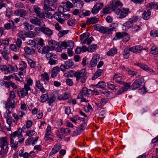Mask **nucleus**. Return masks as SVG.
I'll list each match as a JSON object with an SVG mask.
<instances>
[{
	"label": "nucleus",
	"instance_id": "61",
	"mask_svg": "<svg viewBox=\"0 0 158 158\" xmlns=\"http://www.w3.org/2000/svg\"><path fill=\"white\" fill-rule=\"evenodd\" d=\"M140 28V26L137 25H135L132 27V31L134 32H137L139 30Z\"/></svg>",
	"mask_w": 158,
	"mask_h": 158
},
{
	"label": "nucleus",
	"instance_id": "3",
	"mask_svg": "<svg viewBox=\"0 0 158 158\" xmlns=\"http://www.w3.org/2000/svg\"><path fill=\"white\" fill-rule=\"evenodd\" d=\"M0 69L4 72L5 74H7L13 72H16L18 70V68L16 64H8L7 66L4 65L0 66Z\"/></svg>",
	"mask_w": 158,
	"mask_h": 158
},
{
	"label": "nucleus",
	"instance_id": "51",
	"mask_svg": "<svg viewBox=\"0 0 158 158\" xmlns=\"http://www.w3.org/2000/svg\"><path fill=\"white\" fill-rule=\"evenodd\" d=\"M69 32V30H61L60 31L59 33L58 34V36L60 38L64 35L67 34Z\"/></svg>",
	"mask_w": 158,
	"mask_h": 158
},
{
	"label": "nucleus",
	"instance_id": "38",
	"mask_svg": "<svg viewBox=\"0 0 158 158\" xmlns=\"http://www.w3.org/2000/svg\"><path fill=\"white\" fill-rule=\"evenodd\" d=\"M65 66L67 69H69L72 68L74 66V63L73 61L71 60H69L65 62Z\"/></svg>",
	"mask_w": 158,
	"mask_h": 158
},
{
	"label": "nucleus",
	"instance_id": "57",
	"mask_svg": "<svg viewBox=\"0 0 158 158\" xmlns=\"http://www.w3.org/2000/svg\"><path fill=\"white\" fill-rule=\"evenodd\" d=\"M123 85V86L122 88L126 91L129 89L131 86L130 83H129L124 82V83Z\"/></svg>",
	"mask_w": 158,
	"mask_h": 158
},
{
	"label": "nucleus",
	"instance_id": "29",
	"mask_svg": "<svg viewBox=\"0 0 158 158\" xmlns=\"http://www.w3.org/2000/svg\"><path fill=\"white\" fill-rule=\"evenodd\" d=\"M106 27H104L98 24H97L94 27V29L101 33H105L106 31Z\"/></svg>",
	"mask_w": 158,
	"mask_h": 158
},
{
	"label": "nucleus",
	"instance_id": "52",
	"mask_svg": "<svg viewBox=\"0 0 158 158\" xmlns=\"http://www.w3.org/2000/svg\"><path fill=\"white\" fill-rule=\"evenodd\" d=\"M35 132L34 130H28L26 132V136L31 137L34 135L35 133Z\"/></svg>",
	"mask_w": 158,
	"mask_h": 158
},
{
	"label": "nucleus",
	"instance_id": "22",
	"mask_svg": "<svg viewBox=\"0 0 158 158\" xmlns=\"http://www.w3.org/2000/svg\"><path fill=\"white\" fill-rule=\"evenodd\" d=\"M44 10L46 11H54L56 9V7L54 5L51 6L50 4H47V3H44Z\"/></svg>",
	"mask_w": 158,
	"mask_h": 158
},
{
	"label": "nucleus",
	"instance_id": "15",
	"mask_svg": "<svg viewBox=\"0 0 158 158\" xmlns=\"http://www.w3.org/2000/svg\"><path fill=\"white\" fill-rule=\"evenodd\" d=\"M39 30L48 36H51L53 33L52 31L48 28L42 27H40Z\"/></svg>",
	"mask_w": 158,
	"mask_h": 158
},
{
	"label": "nucleus",
	"instance_id": "13",
	"mask_svg": "<svg viewBox=\"0 0 158 158\" xmlns=\"http://www.w3.org/2000/svg\"><path fill=\"white\" fill-rule=\"evenodd\" d=\"M61 147V145L60 143H58L55 145L54 147L52 149L51 151L49 154V156H52L59 151Z\"/></svg>",
	"mask_w": 158,
	"mask_h": 158
},
{
	"label": "nucleus",
	"instance_id": "47",
	"mask_svg": "<svg viewBox=\"0 0 158 158\" xmlns=\"http://www.w3.org/2000/svg\"><path fill=\"white\" fill-rule=\"evenodd\" d=\"M24 35L27 37L29 38H34L35 36V33L32 31L26 32L25 33Z\"/></svg>",
	"mask_w": 158,
	"mask_h": 158
},
{
	"label": "nucleus",
	"instance_id": "46",
	"mask_svg": "<svg viewBox=\"0 0 158 158\" xmlns=\"http://www.w3.org/2000/svg\"><path fill=\"white\" fill-rule=\"evenodd\" d=\"M106 102V101L105 99L102 98L98 103H96L95 104L99 107H100L105 105Z\"/></svg>",
	"mask_w": 158,
	"mask_h": 158
},
{
	"label": "nucleus",
	"instance_id": "16",
	"mask_svg": "<svg viewBox=\"0 0 158 158\" xmlns=\"http://www.w3.org/2000/svg\"><path fill=\"white\" fill-rule=\"evenodd\" d=\"M12 136H10V144L11 148L14 150L17 149L18 146V141H16Z\"/></svg>",
	"mask_w": 158,
	"mask_h": 158
},
{
	"label": "nucleus",
	"instance_id": "12",
	"mask_svg": "<svg viewBox=\"0 0 158 158\" xmlns=\"http://www.w3.org/2000/svg\"><path fill=\"white\" fill-rule=\"evenodd\" d=\"M135 64L137 66L139 67L140 68L142 69L143 70L146 71L148 72L151 73H152L154 72L152 69L144 64L137 63Z\"/></svg>",
	"mask_w": 158,
	"mask_h": 158
},
{
	"label": "nucleus",
	"instance_id": "41",
	"mask_svg": "<svg viewBox=\"0 0 158 158\" xmlns=\"http://www.w3.org/2000/svg\"><path fill=\"white\" fill-rule=\"evenodd\" d=\"M117 50L115 48H111L109 51L107 52L106 54L108 56H112L116 54Z\"/></svg>",
	"mask_w": 158,
	"mask_h": 158
},
{
	"label": "nucleus",
	"instance_id": "5",
	"mask_svg": "<svg viewBox=\"0 0 158 158\" xmlns=\"http://www.w3.org/2000/svg\"><path fill=\"white\" fill-rule=\"evenodd\" d=\"M91 94H92L91 90L88 89L86 87H84L80 91L78 95V97L79 98H81L85 96H86Z\"/></svg>",
	"mask_w": 158,
	"mask_h": 158
},
{
	"label": "nucleus",
	"instance_id": "48",
	"mask_svg": "<svg viewBox=\"0 0 158 158\" xmlns=\"http://www.w3.org/2000/svg\"><path fill=\"white\" fill-rule=\"evenodd\" d=\"M90 14V12L89 10H82L79 13V16L80 17H82L83 15L84 16H87L89 15Z\"/></svg>",
	"mask_w": 158,
	"mask_h": 158
},
{
	"label": "nucleus",
	"instance_id": "10",
	"mask_svg": "<svg viewBox=\"0 0 158 158\" xmlns=\"http://www.w3.org/2000/svg\"><path fill=\"white\" fill-rule=\"evenodd\" d=\"M5 108L7 109H9L10 107L14 108L15 107V101L13 99L9 98L6 102H5Z\"/></svg>",
	"mask_w": 158,
	"mask_h": 158
},
{
	"label": "nucleus",
	"instance_id": "19",
	"mask_svg": "<svg viewBox=\"0 0 158 158\" xmlns=\"http://www.w3.org/2000/svg\"><path fill=\"white\" fill-rule=\"evenodd\" d=\"M118 27V24L116 23H113L111 24L110 28L108 27H106L105 34H110L112 31H113Z\"/></svg>",
	"mask_w": 158,
	"mask_h": 158
},
{
	"label": "nucleus",
	"instance_id": "8",
	"mask_svg": "<svg viewBox=\"0 0 158 158\" xmlns=\"http://www.w3.org/2000/svg\"><path fill=\"white\" fill-rule=\"evenodd\" d=\"M100 59V55L98 54H96L94 55L91 59L90 65L91 67H95L97 64L98 62Z\"/></svg>",
	"mask_w": 158,
	"mask_h": 158
},
{
	"label": "nucleus",
	"instance_id": "31",
	"mask_svg": "<svg viewBox=\"0 0 158 158\" xmlns=\"http://www.w3.org/2000/svg\"><path fill=\"white\" fill-rule=\"evenodd\" d=\"M48 60H57V56L53 53H48L46 54Z\"/></svg>",
	"mask_w": 158,
	"mask_h": 158
},
{
	"label": "nucleus",
	"instance_id": "9",
	"mask_svg": "<svg viewBox=\"0 0 158 158\" xmlns=\"http://www.w3.org/2000/svg\"><path fill=\"white\" fill-rule=\"evenodd\" d=\"M144 81L143 79L142 78L137 79L134 82L131 86L134 89H137L140 87L143 83Z\"/></svg>",
	"mask_w": 158,
	"mask_h": 158
},
{
	"label": "nucleus",
	"instance_id": "25",
	"mask_svg": "<svg viewBox=\"0 0 158 158\" xmlns=\"http://www.w3.org/2000/svg\"><path fill=\"white\" fill-rule=\"evenodd\" d=\"M10 136H12L15 139L16 137H17L18 139L23 137L22 132L20 131V130H18V131H15L14 132L10 135Z\"/></svg>",
	"mask_w": 158,
	"mask_h": 158
},
{
	"label": "nucleus",
	"instance_id": "26",
	"mask_svg": "<svg viewBox=\"0 0 158 158\" xmlns=\"http://www.w3.org/2000/svg\"><path fill=\"white\" fill-rule=\"evenodd\" d=\"M26 81V83H24V86L31 89V86H32L33 83V80L30 78H27Z\"/></svg>",
	"mask_w": 158,
	"mask_h": 158
},
{
	"label": "nucleus",
	"instance_id": "20",
	"mask_svg": "<svg viewBox=\"0 0 158 158\" xmlns=\"http://www.w3.org/2000/svg\"><path fill=\"white\" fill-rule=\"evenodd\" d=\"M60 70V68L58 66L53 68L51 71V77L52 78L56 77Z\"/></svg>",
	"mask_w": 158,
	"mask_h": 158
},
{
	"label": "nucleus",
	"instance_id": "17",
	"mask_svg": "<svg viewBox=\"0 0 158 158\" xmlns=\"http://www.w3.org/2000/svg\"><path fill=\"white\" fill-rule=\"evenodd\" d=\"M143 49L142 46L137 45L131 47L129 48L130 51L135 53L139 52Z\"/></svg>",
	"mask_w": 158,
	"mask_h": 158
},
{
	"label": "nucleus",
	"instance_id": "28",
	"mask_svg": "<svg viewBox=\"0 0 158 158\" xmlns=\"http://www.w3.org/2000/svg\"><path fill=\"white\" fill-rule=\"evenodd\" d=\"M98 18L95 17H92L88 19L86 21V23L88 24H92L98 23Z\"/></svg>",
	"mask_w": 158,
	"mask_h": 158
},
{
	"label": "nucleus",
	"instance_id": "6",
	"mask_svg": "<svg viewBox=\"0 0 158 158\" xmlns=\"http://www.w3.org/2000/svg\"><path fill=\"white\" fill-rule=\"evenodd\" d=\"M74 74V76L76 78V81H78L81 77L86 75L85 70V69H82L80 71L75 72Z\"/></svg>",
	"mask_w": 158,
	"mask_h": 158
},
{
	"label": "nucleus",
	"instance_id": "11",
	"mask_svg": "<svg viewBox=\"0 0 158 158\" xmlns=\"http://www.w3.org/2000/svg\"><path fill=\"white\" fill-rule=\"evenodd\" d=\"M63 13H62L56 12L54 14V17L59 23L63 24Z\"/></svg>",
	"mask_w": 158,
	"mask_h": 158
},
{
	"label": "nucleus",
	"instance_id": "1",
	"mask_svg": "<svg viewBox=\"0 0 158 158\" xmlns=\"http://www.w3.org/2000/svg\"><path fill=\"white\" fill-rule=\"evenodd\" d=\"M122 4L120 2L117 1L113 5L112 8L116 14L119 15V18L122 19L125 17L128 14L129 10H126L119 6H122Z\"/></svg>",
	"mask_w": 158,
	"mask_h": 158
},
{
	"label": "nucleus",
	"instance_id": "37",
	"mask_svg": "<svg viewBox=\"0 0 158 158\" xmlns=\"http://www.w3.org/2000/svg\"><path fill=\"white\" fill-rule=\"evenodd\" d=\"M51 49V48L49 46H46L43 48L42 50H41L39 49L38 51L40 53H48V52Z\"/></svg>",
	"mask_w": 158,
	"mask_h": 158
},
{
	"label": "nucleus",
	"instance_id": "4",
	"mask_svg": "<svg viewBox=\"0 0 158 158\" xmlns=\"http://www.w3.org/2000/svg\"><path fill=\"white\" fill-rule=\"evenodd\" d=\"M31 89L24 86L23 88L19 89L18 92V94L20 98H24L28 94V91Z\"/></svg>",
	"mask_w": 158,
	"mask_h": 158
},
{
	"label": "nucleus",
	"instance_id": "32",
	"mask_svg": "<svg viewBox=\"0 0 158 158\" xmlns=\"http://www.w3.org/2000/svg\"><path fill=\"white\" fill-rule=\"evenodd\" d=\"M102 72L103 70L102 69H98L95 72L94 76L92 77V79L94 80L97 79L101 75Z\"/></svg>",
	"mask_w": 158,
	"mask_h": 158
},
{
	"label": "nucleus",
	"instance_id": "54",
	"mask_svg": "<svg viewBox=\"0 0 158 158\" xmlns=\"http://www.w3.org/2000/svg\"><path fill=\"white\" fill-rule=\"evenodd\" d=\"M106 83L103 81H100L97 84L96 86L98 88H103L106 87Z\"/></svg>",
	"mask_w": 158,
	"mask_h": 158
},
{
	"label": "nucleus",
	"instance_id": "30",
	"mask_svg": "<svg viewBox=\"0 0 158 158\" xmlns=\"http://www.w3.org/2000/svg\"><path fill=\"white\" fill-rule=\"evenodd\" d=\"M132 25V23L129 20L128 21L126 22L123 24L122 27L123 30H127L131 28Z\"/></svg>",
	"mask_w": 158,
	"mask_h": 158
},
{
	"label": "nucleus",
	"instance_id": "50",
	"mask_svg": "<svg viewBox=\"0 0 158 158\" xmlns=\"http://www.w3.org/2000/svg\"><path fill=\"white\" fill-rule=\"evenodd\" d=\"M97 45L96 44L92 45L89 46L88 48V52H92L96 49Z\"/></svg>",
	"mask_w": 158,
	"mask_h": 158
},
{
	"label": "nucleus",
	"instance_id": "64",
	"mask_svg": "<svg viewBox=\"0 0 158 158\" xmlns=\"http://www.w3.org/2000/svg\"><path fill=\"white\" fill-rule=\"evenodd\" d=\"M76 23V20L75 19H70L68 21V24L70 26L74 25Z\"/></svg>",
	"mask_w": 158,
	"mask_h": 158
},
{
	"label": "nucleus",
	"instance_id": "49",
	"mask_svg": "<svg viewBox=\"0 0 158 158\" xmlns=\"http://www.w3.org/2000/svg\"><path fill=\"white\" fill-rule=\"evenodd\" d=\"M124 32H118L115 35L116 37L117 38L116 39L115 38V37H114L113 38V40H117L121 38H123V35L124 34Z\"/></svg>",
	"mask_w": 158,
	"mask_h": 158
},
{
	"label": "nucleus",
	"instance_id": "36",
	"mask_svg": "<svg viewBox=\"0 0 158 158\" xmlns=\"http://www.w3.org/2000/svg\"><path fill=\"white\" fill-rule=\"evenodd\" d=\"M48 42L49 45H50L51 48V49L52 50H53L56 47V46H57L58 44V43L52 40H49Z\"/></svg>",
	"mask_w": 158,
	"mask_h": 158
},
{
	"label": "nucleus",
	"instance_id": "40",
	"mask_svg": "<svg viewBox=\"0 0 158 158\" xmlns=\"http://www.w3.org/2000/svg\"><path fill=\"white\" fill-rule=\"evenodd\" d=\"M20 67L19 69L20 70L23 71L27 67L26 63L23 61H21L19 62Z\"/></svg>",
	"mask_w": 158,
	"mask_h": 158
},
{
	"label": "nucleus",
	"instance_id": "55",
	"mask_svg": "<svg viewBox=\"0 0 158 158\" xmlns=\"http://www.w3.org/2000/svg\"><path fill=\"white\" fill-rule=\"evenodd\" d=\"M1 52L5 59L7 60H9L10 55L9 54L5 53L2 50H1Z\"/></svg>",
	"mask_w": 158,
	"mask_h": 158
},
{
	"label": "nucleus",
	"instance_id": "14",
	"mask_svg": "<svg viewBox=\"0 0 158 158\" xmlns=\"http://www.w3.org/2000/svg\"><path fill=\"white\" fill-rule=\"evenodd\" d=\"M33 9L38 16L42 18L44 17V13L41 11L40 8L38 6H34Z\"/></svg>",
	"mask_w": 158,
	"mask_h": 158
},
{
	"label": "nucleus",
	"instance_id": "34",
	"mask_svg": "<svg viewBox=\"0 0 158 158\" xmlns=\"http://www.w3.org/2000/svg\"><path fill=\"white\" fill-rule=\"evenodd\" d=\"M89 36V35L88 33H85L81 35L80 39L81 41H83L84 44H85L86 43V40L87 39Z\"/></svg>",
	"mask_w": 158,
	"mask_h": 158
},
{
	"label": "nucleus",
	"instance_id": "60",
	"mask_svg": "<svg viewBox=\"0 0 158 158\" xmlns=\"http://www.w3.org/2000/svg\"><path fill=\"white\" fill-rule=\"evenodd\" d=\"M48 99V95L47 94H44L41 97V101L42 102H45Z\"/></svg>",
	"mask_w": 158,
	"mask_h": 158
},
{
	"label": "nucleus",
	"instance_id": "63",
	"mask_svg": "<svg viewBox=\"0 0 158 158\" xmlns=\"http://www.w3.org/2000/svg\"><path fill=\"white\" fill-rule=\"evenodd\" d=\"M19 48L14 44H11L10 45L11 49L15 52H17L19 51Z\"/></svg>",
	"mask_w": 158,
	"mask_h": 158
},
{
	"label": "nucleus",
	"instance_id": "27",
	"mask_svg": "<svg viewBox=\"0 0 158 158\" xmlns=\"http://www.w3.org/2000/svg\"><path fill=\"white\" fill-rule=\"evenodd\" d=\"M41 80L45 84L47 83L49 81V77L47 73H44L41 75Z\"/></svg>",
	"mask_w": 158,
	"mask_h": 158
},
{
	"label": "nucleus",
	"instance_id": "35",
	"mask_svg": "<svg viewBox=\"0 0 158 158\" xmlns=\"http://www.w3.org/2000/svg\"><path fill=\"white\" fill-rule=\"evenodd\" d=\"M151 12L149 10L147 11H144L142 15V17L143 19L148 20L149 19L150 17Z\"/></svg>",
	"mask_w": 158,
	"mask_h": 158
},
{
	"label": "nucleus",
	"instance_id": "33",
	"mask_svg": "<svg viewBox=\"0 0 158 158\" xmlns=\"http://www.w3.org/2000/svg\"><path fill=\"white\" fill-rule=\"evenodd\" d=\"M24 49L25 52L28 55H32L35 52V50L34 49L27 46L25 47L24 48Z\"/></svg>",
	"mask_w": 158,
	"mask_h": 158
},
{
	"label": "nucleus",
	"instance_id": "39",
	"mask_svg": "<svg viewBox=\"0 0 158 158\" xmlns=\"http://www.w3.org/2000/svg\"><path fill=\"white\" fill-rule=\"evenodd\" d=\"M130 51L129 49L127 48H126L124 49L123 52V55L124 58L126 59L128 58L130 56Z\"/></svg>",
	"mask_w": 158,
	"mask_h": 158
},
{
	"label": "nucleus",
	"instance_id": "58",
	"mask_svg": "<svg viewBox=\"0 0 158 158\" xmlns=\"http://www.w3.org/2000/svg\"><path fill=\"white\" fill-rule=\"evenodd\" d=\"M74 42L73 41H71L68 42L67 43V46L66 47L67 49H72L74 47Z\"/></svg>",
	"mask_w": 158,
	"mask_h": 158
},
{
	"label": "nucleus",
	"instance_id": "18",
	"mask_svg": "<svg viewBox=\"0 0 158 158\" xmlns=\"http://www.w3.org/2000/svg\"><path fill=\"white\" fill-rule=\"evenodd\" d=\"M112 78H113V80L115 79V81L119 84L122 85L124 83L123 79L122 78L121 76H118V74H114Z\"/></svg>",
	"mask_w": 158,
	"mask_h": 158
},
{
	"label": "nucleus",
	"instance_id": "62",
	"mask_svg": "<svg viewBox=\"0 0 158 158\" xmlns=\"http://www.w3.org/2000/svg\"><path fill=\"white\" fill-rule=\"evenodd\" d=\"M151 53L153 55H156L158 53L156 48L155 46H153L151 48Z\"/></svg>",
	"mask_w": 158,
	"mask_h": 158
},
{
	"label": "nucleus",
	"instance_id": "24",
	"mask_svg": "<svg viewBox=\"0 0 158 158\" xmlns=\"http://www.w3.org/2000/svg\"><path fill=\"white\" fill-rule=\"evenodd\" d=\"M9 44V41L7 40H0V47L3 50L5 49Z\"/></svg>",
	"mask_w": 158,
	"mask_h": 158
},
{
	"label": "nucleus",
	"instance_id": "2",
	"mask_svg": "<svg viewBox=\"0 0 158 158\" xmlns=\"http://www.w3.org/2000/svg\"><path fill=\"white\" fill-rule=\"evenodd\" d=\"M0 156L2 157L5 156L8 150V143L7 137H2L0 138Z\"/></svg>",
	"mask_w": 158,
	"mask_h": 158
},
{
	"label": "nucleus",
	"instance_id": "43",
	"mask_svg": "<svg viewBox=\"0 0 158 158\" xmlns=\"http://www.w3.org/2000/svg\"><path fill=\"white\" fill-rule=\"evenodd\" d=\"M74 5L77 8H81L83 5V2L81 0H75V2H74Z\"/></svg>",
	"mask_w": 158,
	"mask_h": 158
},
{
	"label": "nucleus",
	"instance_id": "44",
	"mask_svg": "<svg viewBox=\"0 0 158 158\" xmlns=\"http://www.w3.org/2000/svg\"><path fill=\"white\" fill-rule=\"evenodd\" d=\"M53 136L51 134V133H45L44 139L46 140H51L53 141Z\"/></svg>",
	"mask_w": 158,
	"mask_h": 158
},
{
	"label": "nucleus",
	"instance_id": "56",
	"mask_svg": "<svg viewBox=\"0 0 158 158\" xmlns=\"http://www.w3.org/2000/svg\"><path fill=\"white\" fill-rule=\"evenodd\" d=\"M150 35L153 37H158V30L154 29L150 32Z\"/></svg>",
	"mask_w": 158,
	"mask_h": 158
},
{
	"label": "nucleus",
	"instance_id": "21",
	"mask_svg": "<svg viewBox=\"0 0 158 158\" xmlns=\"http://www.w3.org/2000/svg\"><path fill=\"white\" fill-rule=\"evenodd\" d=\"M14 14L16 15L19 16L21 17H23L27 15L26 11L23 9H19L15 10Z\"/></svg>",
	"mask_w": 158,
	"mask_h": 158
},
{
	"label": "nucleus",
	"instance_id": "7",
	"mask_svg": "<svg viewBox=\"0 0 158 158\" xmlns=\"http://www.w3.org/2000/svg\"><path fill=\"white\" fill-rule=\"evenodd\" d=\"M103 4L102 3H97L92 9L91 12L93 14H97L103 7Z\"/></svg>",
	"mask_w": 158,
	"mask_h": 158
},
{
	"label": "nucleus",
	"instance_id": "59",
	"mask_svg": "<svg viewBox=\"0 0 158 158\" xmlns=\"http://www.w3.org/2000/svg\"><path fill=\"white\" fill-rule=\"evenodd\" d=\"M12 15V11L9 8H6V15L8 18H10Z\"/></svg>",
	"mask_w": 158,
	"mask_h": 158
},
{
	"label": "nucleus",
	"instance_id": "42",
	"mask_svg": "<svg viewBox=\"0 0 158 158\" xmlns=\"http://www.w3.org/2000/svg\"><path fill=\"white\" fill-rule=\"evenodd\" d=\"M27 61L31 68L36 69V62H35L32 59L29 58L27 59Z\"/></svg>",
	"mask_w": 158,
	"mask_h": 158
},
{
	"label": "nucleus",
	"instance_id": "45",
	"mask_svg": "<svg viewBox=\"0 0 158 158\" xmlns=\"http://www.w3.org/2000/svg\"><path fill=\"white\" fill-rule=\"evenodd\" d=\"M9 23L4 25L5 27L7 29H9L12 27L14 25L13 22L11 20H9Z\"/></svg>",
	"mask_w": 158,
	"mask_h": 158
},
{
	"label": "nucleus",
	"instance_id": "53",
	"mask_svg": "<svg viewBox=\"0 0 158 158\" xmlns=\"http://www.w3.org/2000/svg\"><path fill=\"white\" fill-rule=\"evenodd\" d=\"M60 132L63 134H70L71 131L68 128H61L60 129Z\"/></svg>",
	"mask_w": 158,
	"mask_h": 158
},
{
	"label": "nucleus",
	"instance_id": "23",
	"mask_svg": "<svg viewBox=\"0 0 158 158\" xmlns=\"http://www.w3.org/2000/svg\"><path fill=\"white\" fill-rule=\"evenodd\" d=\"M30 22L32 23L35 25H38L40 26H44L45 25L43 22L41 21L40 20L36 18H35L33 19H31L30 20Z\"/></svg>",
	"mask_w": 158,
	"mask_h": 158
}]
</instances>
